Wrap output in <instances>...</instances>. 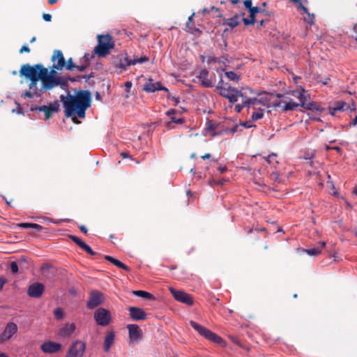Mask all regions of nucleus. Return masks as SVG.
<instances>
[{
  "label": "nucleus",
  "mask_w": 357,
  "mask_h": 357,
  "mask_svg": "<svg viewBox=\"0 0 357 357\" xmlns=\"http://www.w3.org/2000/svg\"><path fill=\"white\" fill-rule=\"evenodd\" d=\"M60 100L63 102L65 115L71 117L75 123H79L77 118H84L86 110L91 106V94L87 91H81L75 95H61Z\"/></svg>",
  "instance_id": "nucleus-1"
},
{
  "label": "nucleus",
  "mask_w": 357,
  "mask_h": 357,
  "mask_svg": "<svg viewBox=\"0 0 357 357\" xmlns=\"http://www.w3.org/2000/svg\"><path fill=\"white\" fill-rule=\"evenodd\" d=\"M43 73V77L40 79V86H38L35 91H26L22 96L23 98H38L40 97L45 91L51 90L57 86L65 85V82L61 77L48 75L47 68H45V70H44Z\"/></svg>",
  "instance_id": "nucleus-2"
},
{
  "label": "nucleus",
  "mask_w": 357,
  "mask_h": 357,
  "mask_svg": "<svg viewBox=\"0 0 357 357\" xmlns=\"http://www.w3.org/2000/svg\"><path fill=\"white\" fill-rule=\"evenodd\" d=\"M281 96H275L273 93L263 91L258 93L257 96L253 98H247L245 104L252 105V108L256 106L261 105L263 107L267 109L278 108L279 111L283 105V101H280L276 99V97L280 98Z\"/></svg>",
  "instance_id": "nucleus-3"
},
{
  "label": "nucleus",
  "mask_w": 357,
  "mask_h": 357,
  "mask_svg": "<svg viewBox=\"0 0 357 357\" xmlns=\"http://www.w3.org/2000/svg\"><path fill=\"white\" fill-rule=\"evenodd\" d=\"M291 95L298 100V102H296L293 100H289V101H283L282 107L280 110V112L293 111L299 106L307 109H311L312 108L314 103L308 101L310 96L302 87L293 91L291 92Z\"/></svg>",
  "instance_id": "nucleus-4"
},
{
  "label": "nucleus",
  "mask_w": 357,
  "mask_h": 357,
  "mask_svg": "<svg viewBox=\"0 0 357 357\" xmlns=\"http://www.w3.org/2000/svg\"><path fill=\"white\" fill-rule=\"evenodd\" d=\"M45 68L41 64H37L33 66L26 64L22 66L20 71L21 76H24L31 81L28 91H35L37 89L38 82L41 79L43 73L45 70Z\"/></svg>",
  "instance_id": "nucleus-5"
},
{
  "label": "nucleus",
  "mask_w": 357,
  "mask_h": 357,
  "mask_svg": "<svg viewBox=\"0 0 357 357\" xmlns=\"http://www.w3.org/2000/svg\"><path fill=\"white\" fill-rule=\"evenodd\" d=\"M190 325L198 332V333L204 337L206 339L210 340L211 342L215 343L222 347H226V342L219 335L214 333L211 331L208 330L206 327L197 324L194 321H190Z\"/></svg>",
  "instance_id": "nucleus-6"
},
{
  "label": "nucleus",
  "mask_w": 357,
  "mask_h": 357,
  "mask_svg": "<svg viewBox=\"0 0 357 357\" xmlns=\"http://www.w3.org/2000/svg\"><path fill=\"white\" fill-rule=\"evenodd\" d=\"M98 45L94 48V53L100 57H103L108 54L109 50L114 47L112 37L108 34L98 36Z\"/></svg>",
  "instance_id": "nucleus-7"
},
{
  "label": "nucleus",
  "mask_w": 357,
  "mask_h": 357,
  "mask_svg": "<svg viewBox=\"0 0 357 357\" xmlns=\"http://www.w3.org/2000/svg\"><path fill=\"white\" fill-rule=\"evenodd\" d=\"M217 88L220 89V95L228 99L231 103L237 102L239 97L244 98V94L241 91L227 84L226 86L218 85Z\"/></svg>",
  "instance_id": "nucleus-8"
},
{
  "label": "nucleus",
  "mask_w": 357,
  "mask_h": 357,
  "mask_svg": "<svg viewBox=\"0 0 357 357\" xmlns=\"http://www.w3.org/2000/svg\"><path fill=\"white\" fill-rule=\"evenodd\" d=\"M86 349V343L79 340H75L69 346L65 357H83Z\"/></svg>",
  "instance_id": "nucleus-9"
},
{
  "label": "nucleus",
  "mask_w": 357,
  "mask_h": 357,
  "mask_svg": "<svg viewBox=\"0 0 357 357\" xmlns=\"http://www.w3.org/2000/svg\"><path fill=\"white\" fill-rule=\"evenodd\" d=\"M18 331L17 324L13 321L8 322L0 335V344L13 339Z\"/></svg>",
  "instance_id": "nucleus-10"
},
{
  "label": "nucleus",
  "mask_w": 357,
  "mask_h": 357,
  "mask_svg": "<svg viewBox=\"0 0 357 357\" xmlns=\"http://www.w3.org/2000/svg\"><path fill=\"white\" fill-rule=\"evenodd\" d=\"M94 319L98 326H107L112 321L110 312L103 307L98 308L94 312Z\"/></svg>",
  "instance_id": "nucleus-11"
},
{
  "label": "nucleus",
  "mask_w": 357,
  "mask_h": 357,
  "mask_svg": "<svg viewBox=\"0 0 357 357\" xmlns=\"http://www.w3.org/2000/svg\"><path fill=\"white\" fill-rule=\"evenodd\" d=\"M75 329L76 325L74 323L63 324L58 328L56 335L59 339H68L73 335Z\"/></svg>",
  "instance_id": "nucleus-12"
},
{
  "label": "nucleus",
  "mask_w": 357,
  "mask_h": 357,
  "mask_svg": "<svg viewBox=\"0 0 357 357\" xmlns=\"http://www.w3.org/2000/svg\"><path fill=\"white\" fill-rule=\"evenodd\" d=\"M169 290L176 301L188 305H193L192 298L189 294L183 291L176 290L173 287H169Z\"/></svg>",
  "instance_id": "nucleus-13"
},
{
  "label": "nucleus",
  "mask_w": 357,
  "mask_h": 357,
  "mask_svg": "<svg viewBox=\"0 0 357 357\" xmlns=\"http://www.w3.org/2000/svg\"><path fill=\"white\" fill-rule=\"evenodd\" d=\"M103 294L97 290H93L90 292L89 298L86 303L88 309L93 310L103 303Z\"/></svg>",
  "instance_id": "nucleus-14"
},
{
  "label": "nucleus",
  "mask_w": 357,
  "mask_h": 357,
  "mask_svg": "<svg viewBox=\"0 0 357 357\" xmlns=\"http://www.w3.org/2000/svg\"><path fill=\"white\" fill-rule=\"evenodd\" d=\"M130 342H138L142 340L143 333L137 324H128L127 326Z\"/></svg>",
  "instance_id": "nucleus-15"
},
{
  "label": "nucleus",
  "mask_w": 357,
  "mask_h": 357,
  "mask_svg": "<svg viewBox=\"0 0 357 357\" xmlns=\"http://www.w3.org/2000/svg\"><path fill=\"white\" fill-rule=\"evenodd\" d=\"M62 345L51 340L45 342L40 345V349L45 354H54L61 351Z\"/></svg>",
  "instance_id": "nucleus-16"
},
{
  "label": "nucleus",
  "mask_w": 357,
  "mask_h": 357,
  "mask_svg": "<svg viewBox=\"0 0 357 357\" xmlns=\"http://www.w3.org/2000/svg\"><path fill=\"white\" fill-rule=\"evenodd\" d=\"M52 68L59 70H62L66 66V61L63 53L60 50H55L52 58Z\"/></svg>",
  "instance_id": "nucleus-17"
},
{
  "label": "nucleus",
  "mask_w": 357,
  "mask_h": 357,
  "mask_svg": "<svg viewBox=\"0 0 357 357\" xmlns=\"http://www.w3.org/2000/svg\"><path fill=\"white\" fill-rule=\"evenodd\" d=\"M59 109V104L55 102L54 105L49 106L43 105L40 107H31V111L43 112L45 113V119H48L52 114V112H56Z\"/></svg>",
  "instance_id": "nucleus-18"
},
{
  "label": "nucleus",
  "mask_w": 357,
  "mask_h": 357,
  "mask_svg": "<svg viewBox=\"0 0 357 357\" xmlns=\"http://www.w3.org/2000/svg\"><path fill=\"white\" fill-rule=\"evenodd\" d=\"M45 287L42 283L35 282L29 287L27 294L31 298H39L42 296Z\"/></svg>",
  "instance_id": "nucleus-19"
},
{
  "label": "nucleus",
  "mask_w": 357,
  "mask_h": 357,
  "mask_svg": "<svg viewBox=\"0 0 357 357\" xmlns=\"http://www.w3.org/2000/svg\"><path fill=\"white\" fill-rule=\"evenodd\" d=\"M143 89L149 93H153L156 91H167L166 87L162 86L160 82H155L153 79H149L146 81Z\"/></svg>",
  "instance_id": "nucleus-20"
},
{
  "label": "nucleus",
  "mask_w": 357,
  "mask_h": 357,
  "mask_svg": "<svg viewBox=\"0 0 357 357\" xmlns=\"http://www.w3.org/2000/svg\"><path fill=\"white\" fill-rule=\"evenodd\" d=\"M128 311L130 317L133 321H142L146 319V312L140 307H130Z\"/></svg>",
  "instance_id": "nucleus-21"
},
{
  "label": "nucleus",
  "mask_w": 357,
  "mask_h": 357,
  "mask_svg": "<svg viewBox=\"0 0 357 357\" xmlns=\"http://www.w3.org/2000/svg\"><path fill=\"white\" fill-rule=\"evenodd\" d=\"M350 109L349 105L344 101L339 100L328 107L329 114L335 116L337 112H344Z\"/></svg>",
  "instance_id": "nucleus-22"
},
{
  "label": "nucleus",
  "mask_w": 357,
  "mask_h": 357,
  "mask_svg": "<svg viewBox=\"0 0 357 357\" xmlns=\"http://www.w3.org/2000/svg\"><path fill=\"white\" fill-rule=\"evenodd\" d=\"M238 127H239V126L236 124L231 128H225V129H222L220 131L216 132V131H215V126L213 124H210L207 127V130L208 131H211V132L214 131V132L212 133V135L213 136H215V135H222L223 133L234 134V133L237 132Z\"/></svg>",
  "instance_id": "nucleus-23"
},
{
  "label": "nucleus",
  "mask_w": 357,
  "mask_h": 357,
  "mask_svg": "<svg viewBox=\"0 0 357 357\" xmlns=\"http://www.w3.org/2000/svg\"><path fill=\"white\" fill-rule=\"evenodd\" d=\"M208 71L206 69H203L199 71L197 77L201 82V84L204 87L212 86V82L208 78Z\"/></svg>",
  "instance_id": "nucleus-24"
},
{
  "label": "nucleus",
  "mask_w": 357,
  "mask_h": 357,
  "mask_svg": "<svg viewBox=\"0 0 357 357\" xmlns=\"http://www.w3.org/2000/svg\"><path fill=\"white\" fill-rule=\"evenodd\" d=\"M114 339H115L114 332L112 331H108L107 333V335L104 340L103 347H104L105 351H108L110 349L112 345L113 344V343L114 342Z\"/></svg>",
  "instance_id": "nucleus-25"
},
{
  "label": "nucleus",
  "mask_w": 357,
  "mask_h": 357,
  "mask_svg": "<svg viewBox=\"0 0 357 357\" xmlns=\"http://www.w3.org/2000/svg\"><path fill=\"white\" fill-rule=\"evenodd\" d=\"M255 111L252 112L251 115V120L252 121H257L259 119H261L264 117V109L261 107L256 106L255 108H253Z\"/></svg>",
  "instance_id": "nucleus-26"
},
{
  "label": "nucleus",
  "mask_w": 357,
  "mask_h": 357,
  "mask_svg": "<svg viewBox=\"0 0 357 357\" xmlns=\"http://www.w3.org/2000/svg\"><path fill=\"white\" fill-rule=\"evenodd\" d=\"M105 259L107 261H109V262L112 263L114 266L120 268H122L125 271H128L129 270V268L126 265L124 264L123 263H122L121 261H120L119 260L116 259H114V257H111V256H109V255H106L105 257Z\"/></svg>",
  "instance_id": "nucleus-27"
},
{
  "label": "nucleus",
  "mask_w": 357,
  "mask_h": 357,
  "mask_svg": "<svg viewBox=\"0 0 357 357\" xmlns=\"http://www.w3.org/2000/svg\"><path fill=\"white\" fill-rule=\"evenodd\" d=\"M17 227L22 229H34L38 232L43 230L42 226L36 223L23 222L18 224Z\"/></svg>",
  "instance_id": "nucleus-28"
},
{
  "label": "nucleus",
  "mask_w": 357,
  "mask_h": 357,
  "mask_svg": "<svg viewBox=\"0 0 357 357\" xmlns=\"http://www.w3.org/2000/svg\"><path fill=\"white\" fill-rule=\"evenodd\" d=\"M169 118H170V121H169L166 123V127L168 129H172L173 128L172 123L181 124L184 121V119L182 118H176L174 116H170Z\"/></svg>",
  "instance_id": "nucleus-29"
},
{
  "label": "nucleus",
  "mask_w": 357,
  "mask_h": 357,
  "mask_svg": "<svg viewBox=\"0 0 357 357\" xmlns=\"http://www.w3.org/2000/svg\"><path fill=\"white\" fill-rule=\"evenodd\" d=\"M133 294L135 296L142 297L143 298L147 299V300L151 299L153 298L152 294H151L150 293H149L147 291H142V290L135 291H133Z\"/></svg>",
  "instance_id": "nucleus-30"
},
{
  "label": "nucleus",
  "mask_w": 357,
  "mask_h": 357,
  "mask_svg": "<svg viewBox=\"0 0 357 357\" xmlns=\"http://www.w3.org/2000/svg\"><path fill=\"white\" fill-rule=\"evenodd\" d=\"M243 98V102L241 104H237L235 105L234 107V109L236 110V112L239 113L241 112V110L243 109V107H248V108H250V107H252V105H249L248 104H245L246 102V99L248 98H246V96H244V98Z\"/></svg>",
  "instance_id": "nucleus-31"
},
{
  "label": "nucleus",
  "mask_w": 357,
  "mask_h": 357,
  "mask_svg": "<svg viewBox=\"0 0 357 357\" xmlns=\"http://www.w3.org/2000/svg\"><path fill=\"white\" fill-rule=\"evenodd\" d=\"M303 13L307 15L306 17H303L304 22L310 25H312L314 22V15L313 13H310L307 9V12H303Z\"/></svg>",
  "instance_id": "nucleus-32"
},
{
  "label": "nucleus",
  "mask_w": 357,
  "mask_h": 357,
  "mask_svg": "<svg viewBox=\"0 0 357 357\" xmlns=\"http://www.w3.org/2000/svg\"><path fill=\"white\" fill-rule=\"evenodd\" d=\"M225 76L231 81L238 82L239 76L234 71L225 72Z\"/></svg>",
  "instance_id": "nucleus-33"
},
{
  "label": "nucleus",
  "mask_w": 357,
  "mask_h": 357,
  "mask_svg": "<svg viewBox=\"0 0 357 357\" xmlns=\"http://www.w3.org/2000/svg\"><path fill=\"white\" fill-rule=\"evenodd\" d=\"M148 57L146 56H142L139 59H134L132 60V61H129V63H127L126 65H136L137 63H143L145 61H148Z\"/></svg>",
  "instance_id": "nucleus-34"
},
{
  "label": "nucleus",
  "mask_w": 357,
  "mask_h": 357,
  "mask_svg": "<svg viewBox=\"0 0 357 357\" xmlns=\"http://www.w3.org/2000/svg\"><path fill=\"white\" fill-rule=\"evenodd\" d=\"M290 1L296 4L298 10H301L303 12H307V8L303 5L302 0H290Z\"/></svg>",
  "instance_id": "nucleus-35"
},
{
  "label": "nucleus",
  "mask_w": 357,
  "mask_h": 357,
  "mask_svg": "<svg viewBox=\"0 0 357 357\" xmlns=\"http://www.w3.org/2000/svg\"><path fill=\"white\" fill-rule=\"evenodd\" d=\"M69 238L75 243H76L78 246H79L81 248H82V246H84V245L85 244V243L82 241L80 238H79L78 237L75 236H73V235H70L69 236Z\"/></svg>",
  "instance_id": "nucleus-36"
},
{
  "label": "nucleus",
  "mask_w": 357,
  "mask_h": 357,
  "mask_svg": "<svg viewBox=\"0 0 357 357\" xmlns=\"http://www.w3.org/2000/svg\"><path fill=\"white\" fill-rule=\"evenodd\" d=\"M132 59H130L128 57H125L123 59L121 60L119 67L120 68L126 70L128 66L130 65H126L129 61H132Z\"/></svg>",
  "instance_id": "nucleus-37"
},
{
  "label": "nucleus",
  "mask_w": 357,
  "mask_h": 357,
  "mask_svg": "<svg viewBox=\"0 0 357 357\" xmlns=\"http://www.w3.org/2000/svg\"><path fill=\"white\" fill-rule=\"evenodd\" d=\"M54 314L55 318L58 320L63 319V315H64L62 309L60 307L55 309Z\"/></svg>",
  "instance_id": "nucleus-38"
},
{
  "label": "nucleus",
  "mask_w": 357,
  "mask_h": 357,
  "mask_svg": "<svg viewBox=\"0 0 357 357\" xmlns=\"http://www.w3.org/2000/svg\"><path fill=\"white\" fill-rule=\"evenodd\" d=\"M262 11V9L261 8H259L257 6H255V7H252L250 10H249V12H250V17H255V15L258 13H260Z\"/></svg>",
  "instance_id": "nucleus-39"
},
{
  "label": "nucleus",
  "mask_w": 357,
  "mask_h": 357,
  "mask_svg": "<svg viewBox=\"0 0 357 357\" xmlns=\"http://www.w3.org/2000/svg\"><path fill=\"white\" fill-rule=\"evenodd\" d=\"M305 252L310 256H316L321 252V250L315 248L305 250Z\"/></svg>",
  "instance_id": "nucleus-40"
},
{
  "label": "nucleus",
  "mask_w": 357,
  "mask_h": 357,
  "mask_svg": "<svg viewBox=\"0 0 357 357\" xmlns=\"http://www.w3.org/2000/svg\"><path fill=\"white\" fill-rule=\"evenodd\" d=\"M238 21L237 17L230 18L227 22V25L231 28L236 27L238 24Z\"/></svg>",
  "instance_id": "nucleus-41"
},
{
  "label": "nucleus",
  "mask_w": 357,
  "mask_h": 357,
  "mask_svg": "<svg viewBox=\"0 0 357 357\" xmlns=\"http://www.w3.org/2000/svg\"><path fill=\"white\" fill-rule=\"evenodd\" d=\"M75 66L74 63H73V59L72 58H70L67 62H66V66L64 68H66L67 70H73L75 68Z\"/></svg>",
  "instance_id": "nucleus-42"
},
{
  "label": "nucleus",
  "mask_w": 357,
  "mask_h": 357,
  "mask_svg": "<svg viewBox=\"0 0 357 357\" xmlns=\"http://www.w3.org/2000/svg\"><path fill=\"white\" fill-rule=\"evenodd\" d=\"M94 57V53H86L84 56L83 59L86 62V63H89V62L93 59Z\"/></svg>",
  "instance_id": "nucleus-43"
},
{
  "label": "nucleus",
  "mask_w": 357,
  "mask_h": 357,
  "mask_svg": "<svg viewBox=\"0 0 357 357\" xmlns=\"http://www.w3.org/2000/svg\"><path fill=\"white\" fill-rule=\"evenodd\" d=\"M82 249H83L84 251H86L88 254L91 255H96V252H93L92 249L86 243H85L84 246H82Z\"/></svg>",
  "instance_id": "nucleus-44"
},
{
  "label": "nucleus",
  "mask_w": 357,
  "mask_h": 357,
  "mask_svg": "<svg viewBox=\"0 0 357 357\" xmlns=\"http://www.w3.org/2000/svg\"><path fill=\"white\" fill-rule=\"evenodd\" d=\"M10 270L13 273H17L18 272V266L16 261H12L10 263Z\"/></svg>",
  "instance_id": "nucleus-45"
},
{
  "label": "nucleus",
  "mask_w": 357,
  "mask_h": 357,
  "mask_svg": "<svg viewBox=\"0 0 357 357\" xmlns=\"http://www.w3.org/2000/svg\"><path fill=\"white\" fill-rule=\"evenodd\" d=\"M132 86V83L130 81H128V82H126L125 83V88H126V92L128 93H130V89H131ZM128 97H129V95L126 94V98H128Z\"/></svg>",
  "instance_id": "nucleus-46"
},
{
  "label": "nucleus",
  "mask_w": 357,
  "mask_h": 357,
  "mask_svg": "<svg viewBox=\"0 0 357 357\" xmlns=\"http://www.w3.org/2000/svg\"><path fill=\"white\" fill-rule=\"evenodd\" d=\"M227 61L226 59H225L224 57H218V58H212L210 61H213V62H218V63H222V64H225V61Z\"/></svg>",
  "instance_id": "nucleus-47"
},
{
  "label": "nucleus",
  "mask_w": 357,
  "mask_h": 357,
  "mask_svg": "<svg viewBox=\"0 0 357 357\" xmlns=\"http://www.w3.org/2000/svg\"><path fill=\"white\" fill-rule=\"evenodd\" d=\"M255 17H250V18H243V21L245 25H250L253 24L255 23Z\"/></svg>",
  "instance_id": "nucleus-48"
},
{
  "label": "nucleus",
  "mask_w": 357,
  "mask_h": 357,
  "mask_svg": "<svg viewBox=\"0 0 357 357\" xmlns=\"http://www.w3.org/2000/svg\"><path fill=\"white\" fill-rule=\"evenodd\" d=\"M89 66V63L82 64L80 66H75L76 69H77L79 71L82 72L84 71L87 67Z\"/></svg>",
  "instance_id": "nucleus-49"
},
{
  "label": "nucleus",
  "mask_w": 357,
  "mask_h": 357,
  "mask_svg": "<svg viewBox=\"0 0 357 357\" xmlns=\"http://www.w3.org/2000/svg\"><path fill=\"white\" fill-rule=\"evenodd\" d=\"M240 126H243L247 128H250L255 126V125L252 124L250 122L246 121L240 124Z\"/></svg>",
  "instance_id": "nucleus-50"
},
{
  "label": "nucleus",
  "mask_w": 357,
  "mask_h": 357,
  "mask_svg": "<svg viewBox=\"0 0 357 357\" xmlns=\"http://www.w3.org/2000/svg\"><path fill=\"white\" fill-rule=\"evenodd\" d=\"M43 18L46 22H50L52 20V15L50 14L44 13L43 15Z\"/></svg>",
  "instance_id": "nucleus-51"
},
{
  "label": "nucleus",
  "mask_w": 357,
  "mask_h": 357,
  "mask_svg": "<svg viewBox=\"0 0 357 357\" xmlns=\"http://www.w3.org/2000/svg\"><path fill=\"white\" fill-rule=\"evenodd\" d=\"M195 15V13H193L189 17H188V22L186 24V27L189 29H191V27L190 26V23L193 20V17Z\"/></svg>",
  "instance_id": "nucleus-52"
},
{
  "label": "nucleus",
  "mask_w": 357,
  "mask_h": 357,
  "mask_svg": "<svg viewBox=\"0 0 357 357\" xmlns=\"http://www.w3.org/2000/svg\"><path fill=\"white\" fill-rule=\"evenodd\" d=\"M244 5L245 8H247L248 10H250L252 6V0H245L244 2Z\"/></svg>",
  "instance_id": "nucleus-53"
},
{
  "label": "nucleus",
  "mask_w": 357,
  "mask_h": 357,
  "mask_svg": "<svg viewBox=\"0 0 357 357\" xmlns=\"http://www.w3.org/2000/svg\"><path fill=\"white\" fill-rule=\"evenodd\" d=\"M24 52H30V49H29V47L27 45H23L22 47V48L20 49V53H23Z\"/></svg>",
  "instance_id": "nucleus-54"
},
{
  "label": "nucleus",
  "mask_w": 357,
  "mask_h": 357,
  "mask_svg": "<svg viewBox=\"0 0 357 357\" xmlns=\"http://www.w3.org/2000/svg\"><path fill=\"white\" fill-rule=\"evenodd\" d=\"M176 111L174 109H171L166 112V115L168 116H173L172 115L176 114Z\"/></svg>",
  "instance_id": "nucleus-55"
},
{
  "label": "nucleus",
  "mask_w": 357,
  "mask_h": 357,
  "mask_svg": "<svg viewBox=\"0 0 357 357\" xmlns=\"http://www.w3.org/2000/svg\"><path fill=\"white\" fill-rule=\"evenodd\" d=\"M218 169L220 172V173L222 174L227 171V167H226V166L221 165V166L218 167Z\"/></svg>",
  "instance_id": "nucleus-56"
},
{
  "label": "nucleus",
  "mask_w": 357,
  "mask_h": 357,
  "mask_svg": "<svg viewBox=\"0 0 357 357\" xmlns=\"http://www.w3.org/2000/svg\"><path fill=\"white\" fill-rule=\"evenodd\" d=\"M6 282V279H4L3 278H0V290L3 288Z\"/></svg>",
  "instance_id": "nucleus-57"
},
{
  "label": "nucleus",
  "mask_w": 357,
  "mask_h": 357,
  "mask_svg": "<svg viewBox=\"0 0 357 357\" xmlns=\"http://www.w3.org/2000/svg\"><path fill=\"white\" fill-rule=\"evenodd\" d=\"M326 245V243L324 241H321L319 243V246L317 248L320 249L321 250L322 248H324Z\"/></svg>",
  "instance_id": "nucleus-58"
},
{
  "label": "nucleus",
  "mask_w": 357,
  "mask_h": 357,
  "mask_svg": "<svg viewBox=\"0 0 357 357\" xmlns=\"http://www.w3.org/2000/svg\"><path fill=\"white\" fill-rule=\"evenodd\" d=\"M350 125L352 126H357V116H355Z\"/></svg>",
  "instance_id": "nucleus-59"
},
{
  "label": "nucleus",
  "mask_w": 357,
  "mask_h": 357,
  "mask_svg": "<svg viewBox=\"0 0 357 357\" xmlns=\"http://www.w3.org/2000/svg\"><path fill=\"white\" fill-rule=\"evenodd\" d=\"M79 229H80L82 232H84V233H85V234L87 232V229H86V227L85 226H84V225H81V226L79 227Z\"/></svg>",
  "instance_id": "nucleus-60"
},
{
  "label": "nucleus",
  "mask_w": 357,
  "mask_h": 357,
  "mask_svg": "<svg viewBox=\"0 0 357 357\" xmlns=\"http://www.w3.org/2000/svg\"><path fill=\"white\" fill-rule=\"evenodd\" d=\"M56 69L53 68L51 70L50 72L48 71V75H54L55 76L56 72L55 71Z\"/></svg>",
  "instance_id": "nucleus-61"
},
{
  "label": "nucleus",
  "mask_w": 357,
  "mask_h": 357,
  "mask_svg": "<svg viewBox=\"0 0 357 357\" xmlns=\"http://www.w3.org/2000/svg\"><path fill=\"white\" fill-rule=\"evenodd\" d=\"M275 154H272V155H269L267 158H266V161L268 162V163H271V158L273 157H275Z\"/></svg>",
  "instance_id": "nucleus-62"
},
{
  "label": "nucleus",
  "mask_w": 357,
  "mask_h": 357,
  "mask_svg": "<svg viewBox=\"0 0 357 357\" xmlns=\"http://www.w3.org/2000/svg\"><path fill=\"white\" fill-rule=\"evenodd\" d=\"M211 158V154L210 153H206L205 155L202 156V158L203 160L208 159V158Z\"/></svg>",
  "instance_id": "nucleus-63"
},
{
  "label": "nucleus",
  "mask_w": 357,
  "mask_h": 357,
  "mask_svg": "<svg viewBox=\"0 0 357 357\" xmlns=\"http://www.w3.org/2000/svg\"><path fill=\"white\" fill-rule=\"evenodd\" d=\"M329 80H330L329 78H326L324 81H322L321 83L323 85H326Z\"/></svg>",
  "instance_id": "nucleus-64"
}]
</instances>
